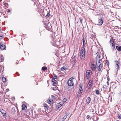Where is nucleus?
<instances>
[{"mask_svg":"<svg viewBox=\"0 0 121 121\" xmlns=\"http://www.w3.org/2000/svg\"><path fill=\"white\" fill-rule=\"evenodd\" d=\"M81 52H80V58L81 59H84L85 56V49H82L81 50Z\"/></svg>","mask_w":121,"mask_h":121,"instance_id":"nucleus-1","label":"nucleus"},{"mask_svg":"<svg viewBox=\"0 0 121 121\" xmlns=\"http://www.w3.org/2000/svg\"><path fill=\"white\" fill-rule=\"evenodd\" d=\"M98 19V25L99 26H101L103 23L104 18L102 15H100Z\"/></svg>","mask_w":121,"mask_h":121,"instance_id":"nucleus-2","label":"nucleus"},{"mask_svg":"<svg viewBox=\"0 0 121 121\" xmlns=\"http://www.w3.org/2000/svg\"><path fill=\"white\" fill-rule=\"evenodd\" d=\"M73 78H70L67 82L68 85L69 86H72L74 85V84L73 82Z\"/></svg>","mask_w":121,"mask_h":121,"instance_id":"nucleus-3","label":"nucleus"},{"mask_svg":"<svg viewBox=\"0 0 121 121\" xmlns=\"http://www.w3.org/2000/svg\"><path fill=\"white\" fill-rule=\"evenodd\" d=\"M100 56L99 55H98L96 57V64L99 63H101L102 61L100 58Z\"/></svg>","mask_w":121,"mask_h":121,"instance_id":"nucleus-4","label":"nucleus"},{"mask_svg":"<svg viewBox=\"0 0 121 121\" xmlns=\"http://www.w3.org/2000/svg\"><path fill=\"white\" fill-rule=\"evenodd\" d=\"M91 72L90 70H87L86 74V76L87 79L89 78L90 77L91 75Z\"/></svg>","mask_w":121,"mask_h":121,"instance_id":"nucleus-5","label":"nucleus"},{"mask_svg":"<svg viewBox=\"0 0 121 121\" xmlns=\"http://www.w3.org/2000/svg\"><path fill=\"white\" fill-rule=\"evenodd\" d=\"M93 80H90L87 84V88L89 89H91L92 87V84H93Z\"/></svg>","mask_w":121,"mask_h":121,"instance_id":"nucleus-6","label":"nucleus"},{"mask_svg":"<svg viewBox=\"0 0 121 121\" xmlns=\"http://www.w3.org/2000/svg\"><path fill=\"white\" fill-rule=\"evenodd\" d=\"M101 63H99L96 64L98 70L99 71H100L102 68L101 66Z\"/></svg>","mask_w":121,"mask_h":121,"instance_id":"nucleus-7","label":"nucleus"},{"mask_svg":"<svg viewBox=\"0 0 121 121\" xmlns=\"http://www.w3.org/2000/svg\"><path fill=\"white\" fill-rule=\"evenodd\" d=\"M111 48L112 49V51H114L115 49V45L114 43V41H113V43H112L110 44Z\"/></svg>","mask_w":121,"mask_h":121,"instance_id":"nucleus-8","label":"nucleus"},{"mask_svg":"<svg viewBox=\"0 0 121 121\" xmlns=\"http://www.w3.org/2000/svg\"><path fill=\"white\" fill-rule=\"evenodd\" d=\"M62 104L61 102L60 103H58L56 105V109H58L60 108L62 105Z\"/></svg>","mask_w":121,"mask_h":121,"instance_id":"nucleus-9","label":"nucleus"},{"mask_svg":"<svg viewBox=\"0 0 121 121\" xmlns=\"http://www.w3.org/2000/svg\"><path fill=\"white\" fill-rule=\"evenodd\" d=\"M91 67L93 71H94L95 70L96 66L94 64H92L91 65Z\"/></svg>","mask_w":121,"mask_h":121,"instance_id":"nucleus-10","label":"nucleus"},{"mask_svg":"<svg viewBox=\"0 0 121 121\" xmlns=\"http://www.w3.org/2000/svg\"><path fill=\"white\" fill-rule=\"evenodd\" d=\"M5 45L3 44L2 42L0 43V48L1 50H3L5 49Z\"/></svg>","mask_w":121,"mask_h":121,"instance_id":"nucleus-11","label":"nucleus"},{"mask_svg":"<svg viewBox=\"0 0 121 121\" xmlns=\"http://www.w3.org/2000/svg\"><path fill=\"white\" fill-rule=\"evenodd\" d=\"M1 113L3 115V116H5L6 115V112L3 109H2L0 111Z\"/></svg>","mask_w":121,"mask_h":121,"instance_id":"nucleus-12","label":"nucleus"},{"mask_svg":"<svg viewBox=\"0 0 121 121\" xmlns=\"http://www.w3.org/2000/svg\"><path fill=\"white\" fill-rule=\"evenodd\" d=\"M83 46L82 49H85L84 47H85L86 46V42H85L84 37H83Z\"/></svg>","mask_w":121,"mask_h":121,"instance_id":"nucleus-13","label":"nucleus"},{"mask_svg":"<svg viewBox=\"0 0 121 121\" xmlns=\"http://www.w3.org/2000/svg\"><path fill=\"white\" fill-rule=\"evenodd\" d=\"M55 79L52 78V82L53 83V84L52 85L54 86H55L56 84V81L55 80Z\"/></svg>","mask_w":121,"mask_h":121,"instance_id":"nucleus-14","label":"nucleus"},{"mask_svg":"<svg viewBox=\"0 0 121 121\" xmlns=\"http://www.w3.org/2000/svg\"><path fill=\"white\" fill-rule=\"evenodd\" d=\"M69 115V113H68V114H65V116L64 117L62 118L61 120H62V121H64L66 119V117H67Z\"/></svg>","mask_w":121,"mask_h":121,"instance_id":"nucleus-15","label":"nucleus"},{"mask_svg":"<svg viewBox=\"0 0 121 121\" xmlns=\"http://www.w3.org/2000/svg\"><path fill=\"white\" fill-rule=\"evenodd\" d=\"M116 62H117L116 63V66L117 67L116 69H117V72L118 71V70L119 69V63L118 62V61H116Z\"/></svg>","mask_w":121,"mask_h":121,"instance_id":"nucleus-16","label":"nucleus"},{"mask_svg":"<svg viewBox=\"0 0 121 121\" xmlns=\"http://www.w3.org/2000/svg\"><path fill=\"white\" fill-rule=\"evenodd\" d=\"M47 102L49 104H52L53 102V101L51 99H49L47 100Z\"/></svg>","mask_w":121,"mask_h":121,"instance_id":"nucleus-17","label":"nucleus"},{"mask_svg":"<svg viewBox=\"0 0 121 121\" xmlns=\"http://www.w3.org/2000/svg\"><path fill=\"white\" fill-rule=\"evenodd\" d=\"M116 49L118 51H121V46H117L116 47Z\"/></svg>","mask_w":121,"mask_h":121,"instance_id":"nucleus-18","label":"nucleus"},{"mask_svg":"<svg viewBox=\"0 0 121 121\" xmlns=\"http://www.w3.org/2000/svg\"><path fill=\"white\" fill-rule=\"evenodd\" d=\"M91 100V99L90 97H88L86 100V102L88 104H89Z\"/></svg>","mask_w":121,"mask_h":121,"instance_id":"nucleus-19","label":"nucleus"},{"mask_svg":"<svg viewBox=\"0 0 121 121\" xmlns=\"http://www.w3.org/2000/svg\"><path fill=\"white\" fill-rule=\"evenodd\" d=\"M50 26H48L47 25H46L45 26V27L47 29H50L51 28L52 26L50 25Z\"/></svg>","mask_w":121,"mask_h":121,"instance_id":"nucleus-20","label":"nucleus"},{"mask_svg":"<svg viewBox=\"0 0 121 121\" xmlns=\"http://www.w3.org/2000/svg\"><path fill=\"white\" fill-rule=\"evenodd\" d=\"M2 80L3 82H6V78L3 77L2 79Z\"/></svg>","mask_w":121,"mask_h":121,"instance_id":"nucleus-21","label":"nucleus"},{"mask_svg":"<svg viewBox=\"0 0 121 121\" xmlns=\"http://www.w3.org/2000/svg\"><path fill=\"white\" fill-rule=\"evenodd\" d=\"M26 108H27V107L26 105L24 104L22 105V110H25Z\"/></svg>","mask_w":121,"mask_h":121,"instance_id":"nucleus-22","label":"nucleus"},{"mask_svg":"<svg viewBox=\"0 0 121 121\" xmlns=\"http://www.w3.org/2000/svg\"><path fill=\"white\" fill-rule=\"evenodd\" d=\"M42 69L44 71H45L47 69V67L43 66L42 68Z\"/></svg>","mask_w":121,"mask_h":121,"instance_id":"nucleus-23","label":"nucleus"},{"mask_svg":"<svg viewBox=\"0 0 121 121\" xmlns=\"http://www.w3.org/2000/svg\"><path fill=\"white\" fill-rule=\"evenodd\" d=\"M67 68L65 67V66H64L61 67V70L64 71Z\"/></svg>","mask_w":121,"mask_h":121,"instance_id":"nucleus-24","label":"nucleus"},{"mask_svg":"<svg viewBox=\"0 0 121 121\" xmlns=\"http://www.w3.org/2000/svg\"><path fill=\"white\" fill-rule=\"evenodd\" d=\"M87 118L88 120H91L92 118V117H90L89 115H87Z\"/></svg>","mask_w":121,"mask_h":121,"instance_id":"nucleus-25","label":"nucleus"},{"mask_svg":"<svg viewBox=\"0 0 121 121\" xmlns=\"http://www.w3.org/2000/svg\"><path fill=\"white\" fill-rule=\"evenodd\" d=\"M43 105L44 106V107L46 108L47 109L48 108L49 106L47 104H44Z\"/></svg>","mask_w":121,"mask_h":121,"instance_id":"nucleus-26","label":"nucleus"},{"mask_svg":"<svg viewBox=\"0 0 121 121\" xmlns=\"http://www.w3.org/2000/svg\"><path fill=\"white\" fill-rule=\"evenodd\" d=\"M95 91L96 92V94L97 95H99V91L98 90H95Z\"/></svg>","mask_w":121,"mask_h":121,"instance_id":"nucleus-27","label":"nucleus"},{"mask_svg":"<svg viewBox=\"0 0 121 121\" xmlns=\"http://www.w3.org/2000/svg\"><path fill=\"white\" fill-rule=\"evenodd\" d=\"M53 75L54 76V77H53V79H57V76L55 74H54V73Z\"/></svg>","mask_w":121,"mask_h":121,"instance_id":"nucleus-28","label":"nucleus"},{"mask_svg":"<svg viewBox=\"0 0 121 121\" xmlns=\"http://www.w3.org/2000/svg\"><path fill=\"white\" fill-rule=\"evenodd\" d=\"M118 118L120 119H121V115L120 113H118Z\"/></svg>","mask_w":121,"mask_h":121,"instance_id":"nucleus-29","label":"nucleus"},{"mask_svg":"<svg viewBox=\"0 0 121 121\" xmlns=\"http://www.w3.org/2000/svg\"><path fill=\"white\" fill-rule=\"evenodd\" d=\"M76 57L75 56H74L72 58V60L73 61H74V62L75 61V60H76Z\"/></svg>","mask_w":121,"mask_h":121,"instance_id":"nucleus-30","label":"nucleus"},{"mask_svg":"<svg viewBox=\"0 0 121 121\" xmlns=\"http://www.w3.org/2000/svg\"><path fill=\"white\" fill-rule=\"evenodd\" d=\"M82 89H80L79 90V91L78 93H79V94H82Z\"/></svg>","mask_w":121,"mask_h":121,"instance_id":"nucleus-31","label":"nucleus"},{"mask_svg":"<svg viewBox=\"0 0 121 121\" xmlns=\"http://www.w3.org/2000/svg\"><path fill=\"white\" fill-rule=\"evenodd\" d=\"M50 16V14L49 13H48L46 15V17H49Z\"/></svg>","mask_w":121,"mask_h":121,"instance_id":"nucleus-32","label":"nucleus"},{"mask_svg":"<svg viewBox=\"0 0 121 121\" xmlns=\"http://www.w3.org/2000/svg\"><path fill=\"white\" fill-rule=\"evenodd\" d=\"M113 41H114V40H113L112 39V38H111V39H110V43H113Z\"/></svg>","mask_w":121,"mask_h":121,"instance_id":"nucleus-33","label":"nucleus"},{"mask_svg":"<svg viewBox=\"0 0 121 121\" xmlns=\"http://www.w3.org/2000/svg\"><path fill=\"white\" fill-rule=\"evenodd\" d=\"M0 59L1 60V62L2 61V60H4L3 56H2L1 57V59Z\"/></svg>","mask_w":121,"mask_h":121,"instance_id":"nucleus-34","label":"nucleus"},{"mask_svg":"<svg viewBox=\"0 0 121 121\" xmlns=\"http://www.w3.org/2000/svg\"><path fill=\"white\" fill-rule=\"evenodd\" d=\"M109 79L108 78H107V83L108 84V85L109 83Z\"/></svg>","mask_w":121,"mask_h":121,"instance_id":"nucleus-35","label":"nucleus"},{"mask_svg":"<svg viewBox=\"0 0 121 121\" xmlns=\"http://www.w3.org/2000/svg\"><path fill=\"white\" fill-rule=\"evenodd\" d=\"M51 97H52L53 99H55V97L54 96H53V95H51Z\"/></svg>","mask_w":121,"mask_h":121,"instance_id":"nucleus-36","label":"nucleus"},{"mask_svg":"<svg viewBox=\"0 0 121 121\" xmlns=\"http://www.w3.org/2000/svg\"><path fill=\"white\" fill-rule=\"evenodd\" d=\"M80 21L82 23V18H80Z\"/></svg>","mask_w":121,"mask_h":121,"instance_id":"nucleus-37","label":"nucleus"},{"mask_svg":"<svg viewBox=\"0 0 121 121\" xmlns=\"http://www.w3.org/2000/svg\"><path fill=\"white\" fill-rule=\"evenodd\" d=\"M66 100V99H64L62 101V102L63 103V102H64V103L65 101V102Z\"/></svg>","mask_w":121,"mask_h":121,"instance_id":"nucleus-38","label":"nucleus"},{"mask_svg":"<svg viewBox=\"0 0 121 121\" xmlns=\"http://www.w3.org/2000/svg\"><path fill=\"white\" fill-rule=\"evenodd\" d=\"M80 89H82V86H80V87H79V90Z\"/></svg>","mask_w":121,"mask_h":121,"instance_id":"nucleus-39","label":"nucleus"},{"mask_svg":"<svg viewBox=\"0 0 121 121\" xmlns=\"http://www.w3.org/2000/svg\"><path fill=\"white\" fill-rule=\"evenodd\" d=\"M3 38V37L2 36H0V39H2Z\"/></svg>","mask_w":121,"mask_h":121,"instance_id":"nucleus-40","label":"nucleus"},{"mask_svg":"<svg viewBox=\"0 0 121 121\" xmlns=\"http://www.w3.org/2000/svg\"><path fill=\"white\" fill-rule=\"evenodd\" d=\"M15 110V108H13L12 110V111H14Z\"/></svg>","mask_w":121,"mask_h":121,"instance_id":"nucleus-41","label":"nucleus"},{"mask_svg":"<svg viewBox=\"0 0 121 121\" xmlns=\"http://www.w3.org/2000/svg\"><path fill=\"white\" fill-rule=\"evenodd\" d=\"M6 91L8 92L9 91V89L8 88H7L6 89Z\"/></svg>","mask_w":121,"mask_h":121,"instance_id":"nucleus-42","label":"nucleus"},{"mask_svg":"<svg viewBox=\"0 0 121 121\" xmlns=\"http://www.w3.org/2000/svg\"><path fill=\"white\" fill-rule=\"evenodd\" d=\"M77 96L78 97H80L81 96H80V95H79V94H78V95H77Z\"/></svg>","mask_w":121,"mask_h":121,"instance_id":"nucleus-43","label":"nucleus"},{"mask_svg":"<svg viewBox=\"0 0 121 121\" xmlns=\"http://www.w3.org/2000/svg\"><path fill=\"white\" fill-rule=\"evenodd\" d=\"M10 11V9H8V12H9Z\"/></svg>","mask_w":121,"mask_h":121,"instance_id":"nucleus-44","label":"nucleus"},{"mask_svg":"<svg viewBox=\"0 0 121 121\" xmlns=\"http://www.w3.org/2000/svg\"><path fill=\"white\" fill-rule=\"evenodd\" d=\"M18 73L17 72L16 73V74H17L18 76H19V74H17Z\"/></svg>","mask_w":121,"mask_h":121,"instance_id":"nucleus-45","label":"nucleus"},{"mask_svg":"<svg viewBox=\"0 0 121 121\" xmlns=\"http://www.w3.org/2000/svg\"><path fill=\"white\" fill-rule=\"evenodd\" d=\"M4 4L5 5H6L8 4L7 3H4Z\"/></svg>","mask_w":121,"mask_h":121,"instance_id":"nucleus-46","label":"nucleus"},{"mask_svg":"<svg viewBox=\"0 0 121 121\" xmlns=\"http://www.w3.org/2000/svg\"><path fill=\"white\" fill-rule=\"evenodd\" d=\"M18 63V61H17L16 63V64H17Z\"/></svg>","mask_w":121,"mask_h":121,"instance_id":"nucleus-47","label":"nucleus"},{"mask_svg":"<svg viewBox=\"0 0 121 121\" xmlns=\"http://www.w3.org/2000/svg\"><path fill=\"white\" fill-rule=\"evenodd\" d=\"M78 94H79L80 95V96H81V95L82 94H79V93H78Z\"/></svg>","mask_w":121,"mask_h":121,"instance_id":"nucleus-48","label":"nucleus"},{"mask_svg":"<svg viewBox=\"0 0 121 121\" xmlns=\"http://www.w3.org/2000/svg\"><path fill=\"white\" fill-rule=\"evenodd\" d=\"M106 63L108 64L107 61V60H106Z\"/></svg>","mask_w":121,"mask_h":121,"instance_id":"nucleus-49","label":"nucleus"},{"mask_svg":"<svg viewBox=\"0 0 121 121\" xmlns=\"http://www.w3.org/2000/svg\"><path fill=\"white\" fill-rule=\"evenodd\" d=\"M107 62H108V64H107V65H108V64L109 63V62L108 61H107Z\"/></svg>","mask_w":121,"mask_h":121,"instance_id":"nucleus-50","label":"nucleus"},{"mask_svg":"<svg viewBox=\"0 0 121 121\" xmlns=\"http://www.w3.org/2000/svg\"><path fill=\"white\" fill-rule=\"evenodd\" d=\"M2 0H0V2H1V1Z\"/></svg>","mask_w":121,"mask_h":121,"instance_id":"nucleus-51","label":"nucleus"},{"mask_svg":"<svg viewBox=\"0 0 121 121\" xmlns=\"http://www.w3.org/2000/svg\"><path fill=\"white\" fill-rule=\"evenodd\" d=\"M103 88H104V86H103Z\"/></svg>","mask_w":121,"mask_h":121,"instance_id":"nucleus-52","label":"nucleus"},{"mask_svg":"<svg viewBox=\"0 0 121 121\" xmlns=\"http://www.w3.org/2000/svg\"><path fill=\"white\" fill-rule=\"evenodd\" d=\"M53 90L54 91H55V90H54V89H53Z\"/></svg>","mask_w":121,"mask_h":121,"instance_id":"nucleus-53","label":"nucleus"}]
</instances>
